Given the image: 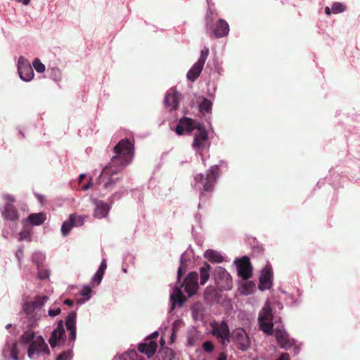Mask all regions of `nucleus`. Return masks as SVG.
<instances>
[{
    "label": "nucleus",
    "mask_w": 360,
    "mask_h": 360,
    "mask_svg": "<svg viewBox=\"0 0 360 360\" xmlns=\"http://www.w3.org/2000/svg\"><path fill=\"white\" fill-rule=\"evenodd\" d=\"M115 155L102 170L98 184L105 190H112L120 181L118 176L126 166L131 163L134 155V145L129 139H123L114 147Z\"/></svg>",
    "instance_id": "1"
},
{
    "label": "nucleus",
    "mask_w": 360,
    "mask_h": 360,
    "mask_svg": "<svg viewBox=\"0 0 360 360\" xmlns=\"http://www.w3.org/2000/svg\"><path fill=\"white\" fill-rule=\"evenodd\" d=\"M219 176V166L217 165L211 166L205 174H197L194 176L192 186L200 193L199 209L201 208L202 204L207 200L210 194L213 192L214 184Z\"/></svg>",
    "instance_id": "2"
},
{
    "label": "nucleus",
    "mask_w": 360,
    "mask_h": 360,
    "mask_svg": "<svg viewBox=\"0 0 360 360\" xmlns=\"http://www.w3.org/2000/svg\"><path fill=\"white\" fill-rule=\"evenodd\" d=\"M49 296L38 295L33 300L26 302L22 305V310L25 317L22 322L24 329H33L38 326V323L43 316H45L42 309L44 304L48 301Z\"/></svg>",
    "instance_id": "3"
},
{
    "label": "nucleus",
    "mask_w": 360,
    "mask_h": 360,
    "mask_svg": "<svg viewBox=\"0 0 360 360\" xmlns=\"http://www.w3.org/2000/svg\"><path fill=\"white\" fill-rule=\"evenodd\" d=\"M198 274L195 271L190 272L185 278L183 283L180 286L176 285L170 294V308L171 313L176 306L181 307L186 302V298L184 296L181 288L184 287V290L188 295L192 296L196 293L198 289Z\"/></svg>",
    "instance_id": "4"
},
{
    "label": "nucleus",
    "mask_w": 360,
    "mask_h": 360,
    "mask_svg": "<svg viewBox=\"0 0 360 360\" xmlns=\"http://www.w3.org/2000/svg\"><path fill=\"white\" fill-rule=\"evenodd\" d=\"M195 130L191 146L193 150L201 156L202 161L205 162L202 153L210 146L209 132L202 123L198 124Z\"/></svg>",
    "instance_id": "5"
},
{
    "label": "nucleus",
    "mask_w": 360,
    "mask_h": 360,
    "mask_svg": "<svg viewBox=\"0 0 360 360\" xmlns=\"http://www.w3.org/2000/svg\"><path fill=\"white\" fill-rule=\"evenodd\" d=\"M211 334L219 341L224 349L231 342V333L227 322L225 320L213 321L210 323Z\"/></svg>",
    "instance_id": "6"
},
{
    "label": "nucleus",
    "mask_w": 360,
    "mask_h": 360,
    "mask_svg": "<svg viewBox=\"0 0 360 360\" xmlns=\"http://www.w3.org/2000/svg\"><path fill=\"white\" fill-rule=\"evenodd\" d=\"M258 322L261 330L267 335L273 334V314L269 300L265 302L262 310L259 311Z\"/></svg>",
    "instance_id": "7"
},
{
    "label": "nucleus",
    "mask_w": 360,
    "mask_h": 360,
    "mask_svg": "<svg viewBox=\"0 0 360 360\" xmlns=\"http://www.w3.org/2000/svg\"><path fill=\"white\" fill-rule=\"evenodd\" d=\"M50 353L48 345L41 335L36 337L35 340L32 341L27 347V356L30 359H37L40 356Z\"/></svg>",
    "instance_id": "8"
},
{
    "label": "nucleus",
    "mask_w": 360,
    "mask_h": 360,
    "mask_svg": "<svg viewBox=\"0 0 360 360\" xmlns=\"http://www.w3.org/2000/svg\"><path fill=\"white\" fill-rule=\"evenodd\" d=\"M213 279L221 291L230 290L233 286L231 276L222 266H218L213 271Z\"/></svg>",
    "instance_id": "9"
},
{
    "label": "nucleus",
    "mask_w": 360,
    "mask_h": 360,
    "mask_svg": "<svg viewBox=\"0 0 360 360\" xmlns=\"http://www.w3.org/2000/svg\"><path fill=\"white\" fill-rule=\"evenodd\" d=\"M209 55V49L204 47L200 51L198 61L193 65L186 74L188 80L195 82L202 71L204 65Z\"/></svg>",
    "instance_id": "10"
},
{
    "label": "nucleus",
    "mask_w": 360,
    "mask_h": 360,
    "mask_svg": "<svg viewBox=\"0 0 360 360\" xmlns=\"http://www.w3.org/2000/svg\"><path fill=\"white\" fill-rule=\"evenodd\" d=\"M200 123L191 118L183 117L179 120L174 131L179 136L190 134Z\"/></svg>",
    "instance_id": "11"
},
{
    "label": "nucleus",
    "mask_w": 360,
    "mask_h": 360,
    "mask_svg": "<svg viewBox=\"0 0 360 360\" xmlns=\"http://www.w3.org/2000/svg\"><path fill=\"white\" fill-rule=\"evenodd\" d=\"M17 68L20 78L22 81L30 82L33 79L34 75L33 68L30 62L23 56L18 58Z\"/></svg>",
    "instance_id": "12"
},
{
    "label": "nucleus",
    "mask_w": 360,
    "mask_h": 360,
    "mask_svg": "<svg viewBox=\"0 0 360 360\" xmlns=\"http://www.w3.org/2000/svg\"><path fill=\"white\" fill-rule=\"evenodd\" d=\"M84 224V217L76 214H71L68 219L63 221L61 226V233L67 236L74 227H79Z\"/></svg>",
    "instance_id": "13"
},
{
    "label": "nucleus",
    "mask_w": 360,
    "mask_h": 360,
    "mask_svg": "<svg viewBox=\"0 0 360 360\" xmlns=\"http://www.w3.org/2000/svg\"><path fill=\"white\" fill-rule=\"evenodd\" d=\"M236 266L238 274L245 280H247L252 276V266L250 259L248 256H243L241 258H237L234 261Z\"/></svg>",
    "instance_id": "14"
},
{
    "label": "nucleus",
    "mask_w": 360,
    "mask_h": 360,
    "mask_svg": "<svg viewBox=\"0 0 360 360\" xmlns=\"http://www.w3.org/2000/svg\"><path fill=\"white\" fill-rule=\"evenodd\" d=\"M273 285V269L271 265L266 264L262 270L259 276L258 288L261 291L269 290Z\"/></svg>",
    "instance_id": "15"
},
{
    "label": "nucleus",
    "mask_w": 360,
    "mask_h": 360,
    "mask_svg": "<svg viewBox=\"0 0 360 360\" xmlns=\"http://www.w3.org/2000/svg\"><path fill=\"white\" fill-rule=\"evenodd\" d=\"M65 338V331L64 328V322L60 320L56 328L51 332L49 339V342L52 348L60 346L61 341Z\"/></svg>",
    "instance_id": "16"
},
{
    "label": "nucleus",
    "mask_w": 360,
    "mask_h": 360,
    "mask_svg": "<svg viewBox=\"0 0 360 360\" xmlns=\"http://www.w3.org/2000/svg\"><path fill=\"white\" fill-rule=\"evenodd\" d=\"M76 323H77V312L75 311H72L68 313L66 319H65V327L69 332L68 339L70 340L69 345L73 346L74 342L77 338V328H76Z\"/></svg>",
    "instance_id": "17"
},
{
    "label": "nucleus",
    "mask_w": 360,
    "mask_h": 360,
    "mask_svg": "<svg viewBox=\"0 0 360 360\" xmlns=\"http://www.w3.org/2000/svg\"><path fill=\"white\" fill-rule=\"evenodd\" d=\"M233 337L235 343L239 350L245 352L250 348V339L243 328H237L233 332Z\"/></svg>",
    "instance_id": "18"
},
{
    "label": "nucleus",
    "mask_w": 360,
    "mask_h": 360,
    "mask_svg": "<svg viewBox=\"0 0 360 360\" xmlns=\"http://www.w3.org/2000/svg\"><path fill=\"white\" fill-rule=\"evenodd\" d=\"M3 360H20L18 356V342L8 341L2 349Z\"/></svg>",
    "instance_id": "19"
},
{
    "label": "nucleus",
    "mask_w": 360,
    "mask_h": 360,
    "mask_svg": "<svg viewBox=\"0 0 360 360\" xmlns=\"http://www.w3.org/2000/svg\"><path fill=\"white\" fill-rule=\"evenodd\" d=\"M214 35L216 38H221L228 35L229 32V25L224 19H219L215 25L209 30V32Z\"/></svg>",
    "instance_id": "20"
},
{
    "label": "nucleus",
    "mask_w": 360,
    "mask_h": 360,
    "mask_svg": "<svg viewBox=\"0 0 360 360\" xmlns=\"http://www.w3.org/2000/svg\"><path fill=\"white\" fill-rule=\"evenodd\" d=\"M94 205V217L97 219L105 218L108 216L110 206L105 202L97 199H92Z\"/></svg>",
    "instance_id": "21"
},
{
    "label": "nucleus",
    "mask_w": 360,
    "mask_h": 360,
    "mask_svg": "<svg viewBox=\"0 0 360 360\" xmlns=\"http://www.w3.org/2000/svg\"><path fill=\"white\" fill-rule=\"evenodd\" d=\"M275 337L281 347L285 349L291 347L295 342L294 340L290 338L288 333L285 330L276 329Z\"/></svg>",
    "instance_id": "22"
},
{
    "label": "nucleus",
    "mask_w": 360,
    "mask_h": 360,
    "mask_svg": "<svg viewBox=\"0 0 360 360\" xmlns=\"http://www.w3.org/2000/svg\"><path fill=\"white\" fill-rule=\"evenodd\" d=\"M181 94L176 91H168L165 94L164 103L169 111L175 110L179 106Z\"/></svg>",
    "instance_id": "23"
},
{
    "label": "nucleus",
    "mask_w": 360,
    "mask_h": 360,
    "mask_svg": "<svg viewBox=\"0 0 360 360\" xmlns=\"http://www.w3.org/2000/svg\"><path fill=\"white\" fill-rule=\"evenodd\" d=\"M158 345L156 341L151 339H146L138 346V350L141 354H145L148 358L153 356L157 350Z\"/></svg>",
    "instance_id": "24"
},
{
    "label": "nucleus",
    "mask_w": 360,
    "mask_h": 360,
    "mask_svg": "<svg viewBox=\"0 0 360 360\" xmlns=\"http://www.w3.org/2000/svg\"><path fill=\"white\" fill-rule=\"evenodd\" d=\"M220 295L217 290L212 286H207L204 292V300L208 304H213L219 301Z\"/></svg>",
    "instance_id": "25"
},
{
    "label": "nucleus",
    "mask_w": 360,
    "mask_h": 360,
    "mask_svg": "<svg viewBox=\"0 0 360 360\" xmlns=\"http://www.w3.org/2000/svg\"><path fill=\"white\" fill-rule=\"evenodd\" d=\"M2 216L4 219L15 221L19 217L18 212L15 207L11 203H6L4 210L2 211Z\"/></svg>",
    "instance_id": "26"
},
{
    "label": "nucleus",
    "mask_w": 360,
    "mask_h": 360,
    "mask_svg": "<svg viewBox=\"0 0 360 360\" xmlns=\"http://www.w3.org/2000/svg\"><path fill=\"white\" fill-rule=\"evenodd\" d=\"M204 257L212 263H221L224 259L220 252L211 249L204 252Z\"/></svg>",
    "instance_id": "27"
},
{
    "label": "nucleus",
    "mask_w": 360,
    "mask_h": 360,
    "mask_svg": "<svg viewBox=\"0 0 360 360\" xmlns=\"http://www.w3.org/2000/svg\"><path fill=\"white\" fill-rule=\"evenodd\" d=\"M211 266L207 262H204L200 267V283L205 285L210 276Z\"/></svg>",
    "instance_id": "28"
},
{
    "label": "nucleus",
    "mask_w": 360,
    "mask_h": 360,
    "mask_svg": "<svg viewBox=\"0 0 360 360\" xmlns=\"http://www.w3.org/2000/svg\"><path fill=\"white\" fill-rule=\"evenodd\" d=\"M29 222L33 226H39L46 219V214L44 212L30 214L28 217Z\"/></svg>",
    "instance_id": "29"
},
{
    "label": "nucleus",
    "mask_w": 360,
    "mask_h": 360,
    "mask_svg": "<svg viewBox=\"0 0 360 360\" xmlns=\"http://www.w3.org/2000/svg\"><path fill=\"white\" fill-rule=\"evenodd\" d=\"M91 293H92V290H91V288L90 286H89V285L83 286V288H82V290L79 292V295L84 297L78 299L77 303L79 304H84L85 302H86L91 297Z\"/></svg>",
    "instance_id": "30"
},
{
    "label": "nucleus",
    "mask_w": 360,
    "mask_h": 360,
    "mask_svg": "<svg viewBox=\"0 0 360 360\" xmlns=\"http://www.w3.org/2000/svg\"><path fill=\"white\" fill-rule=\"evenodd\" d=\"M199 110L202 114H211L212 102L208 98H203L198 105Z\"/></svg>",
    "instance_id": "31"
},
{
    "label": "nucleus",
    "mask_w": 360,
    "mask_h": 360,
    "mask_svg": "<svg viewBox=\"0 0 360 360\" xmlns=\"http://www.w3.org/2000/svg\"><path fill=\"white\" fill-rule=\"evenodd\" d=\"M192 316L195 319H200L203 316V306L200 302L193 304L191 307Z\"/></svg>",
    "instance_id": "32"
},
{
    "label": "nucleus",
    "mask_w": 360,
    "mask_h": 360,
    "mask_svg": "<svg viewBox=\"0 0 360 360\" xmlns=\"http://www.w3.org/2000/svg\"><path fill=\"white\" fill-rule=\"evenodd\" d=\"M26 330L20 337V340L23 344H30V342L35 340V333L32 329H25Z\"/></svg>",
    "instance_id": "33"
},
{
    "label": "nucleus",
    "mask_w": 360,
    "mask_h": 360,
    "mask_svg": "<svg viewBox=\"0 0 360 360\" xmlns=\"http://www.w3.org/2000/svg\"><path fill=\"white\" fill-rule=\"evenodd\" d=\"M120 360H143L141 357H139L137 352L133 349L129 350L120 356Z\"/></svg>",
    "instance_id": "34"
},
{
    "label": "nucleus",
    "mask_w": 360,
    "mask_h": 360,
    "mask_svg": "<svg viewBox=\"0 0 360 360\" xmlns=\"http://www.w3.org/2000/svg\"><path fill=\"white\" fill-rule=\"evenodd\" d=\"M255 290V284L252 281H246L241 288V293L245 295L252 294Z\"/></svg>",
    "instance_id": "35"
},
{
    "label": "nucleus",
    "mask_w": 360,
    "mask_h": 360,
    "mask_svg": "<svg viewBox=\"0 0 360 360\" xmlns=\"http://www.w3.org/2000/svg\"><path fill=\"white\" fill-rule=\"evenodd\" d=\"M44 259V255L40 252H34L31 257L32 262L36 264L37 269H39Z\"/></svg>",
    "instance_id": "36"
},
{
    "label": "nucleus",
    "mask_w": 360,
    "mask_h": 360,
    "mask_svg": "<svg viewBox=\"0 0 360 360\" xmlns=\"http://www.w3.org/2000/svg\"><path fill=\"white\" fill-rule=\"evenodd\" d=\"M207 4L210 6V0H207ZM213 12L211 11V8L209 7L207 11L205 20H206V30L207 32H209V30L212 27L213 25Z\"/></svg>",
    "instance_id": "37"
},
{
    "label": "nucleus",
    "mask_w": 360,
    "mask_h": 360,
    "mask_svg": "<svg viewBox=\"0 0 360 360\" xmlns=\"http://www.w3.org/2000/svg\"><path fill=\"white\" fill-rule=\"evenodd\" d=\"M183 326H184V322L181 319H176L173 322L172 328V333L171 335V339L172 341H174V339L175 337V333Z\"/></svg>",
    "instance_id": "38"
},
{
    "label": "nucleus",
    "mask_w": 360,
    "mask_h": 360,
    "mask_svg": "<svg viewBox=\"0 0 360 360\" xmlns=\"http://www.w3.org/2000/svg\"><path fill=\"white\" fill-rule=\"evenodd\" d=\"M32 66V68H34V70L39 73H43L46 69L45 65L37 58L34 59Z\"/></svg>",
    "instance_id": "39"
},
{
    "label": "nucleus",
    "mask_w": 360,
    "mask_h": 360,
    "mask_svg": "<svg viewBox=\"0 0 360 360\" xmlns=\"http://www.w3.org/2000/svg\"><path fill=\"white\" fill-rule=\"evenodd\" d=\"M104 273L101 272L100 271H96L95 274L91 278V283L94 286L99 285L102 281L103 278Z\"/></svg>",
    "instance_id": "40"
},
{
    "label": "nucleus",
    "mask_w": 360,
    "mask_h": 360,
    "mask_svg": "<svg viewBox=\"0 0 360 360\" xmlns=\"http://www.w3.org/2000/svg\"><path fill=\"white\" fill-rule=\"evenodd\" d=\"M72 356V351L69 349L60 353L56 357V360H71Z\"/></svg>",
    "instance_id": "41"
},
{
    "label": "nucleus",
    "mask_w": 360,
    "mask_h": 360,
    "mask_svg": "<svg viewBox=\"0 0 360 360\" xmlns=\"http://www.w3.org/2000/svg\"><path fill=\"white\" fill-rule=\"evenodd\" d=\"M331 9L333 13H340L345 11L346 6L340 2H335L332 4Z\"/></svg>",
    "instance_id": "42"
},
{
    "label": "nucleus",
    "mask_w": 360,
    "mask_h": 360,
    "mask_svg": "<svg viewBox=\"0 0 360 360\" xmlns=\"http://www.w3.org/2000/svg\"><path fill=\"white\" fill-rule=\"evenodd\" d=\"M31 235H32V233H31L30 231L24 229V230L21 231L19 233V240L20 241H22V240L30 241L31 240Z\"/></svg>",
    "instance_id": "43"
},
{
    "label": "nucleus",
    "mask_w": 360,
    "mask_h": 360,
    "mask_svg": "<svg viewBox=\"0 0 360 360\" xmlns=\"http://www.w3.org/2000/svg\"><path fill=\"white\" fill-rule=\"evenodd\" d=\"M202 349L206 352H212L214 350V346L212 341L207 340L202 343Z\"/></svg>",
    "instance_id": "44"
},
{
    "label": "nucleus",
    "mask_w": 360,
    "mask_h": 360,
    "mask_svg": "<svg viewBox=\"0 0 360 360\" xmlns=\"http://www.w3.org/2000/svg\"><path fill=\"white\" fill-rule=\"evenodd\" d=\"M37 270H38V278L40 280L48 279L49 278L50 272L48 269H40L39 268V269H37Z\"/></svg>",
    "instance_id": "45"
},
{
    "label": "nucleus",
    "mask_w": 360,
    "mask_h": 360,
    "mask_svg": "<svg viewBox=\"0 0 360 360\" xmlns=\"http://www.w3.org/2000/svg\"><path fill=\"white\" fill-rule=\"evenodd\" d=\"M60 76H61L60 71L58 68L52 69L51 73V77L53 80H55V81L59 80L60 79Z\"/></svg>",
    "instance_id": "46"
},
{
    "label": "nucleus",
    "mask_w": 360,
    "mask_h": 360,
    "mask_svg": "<svg viewBox=\"0 0 360 360\" xmlns=\"http://www.w3.org/2000/svg\"><path fill=\"white\" fill-rule=\"evenodd\" d=\"M24 252H23V247H20L17 251L15 252V257L18 261V264L20 266L22 259L23 258Z\"/></svg>",
    "instance_id": "47"
},
{
    "label": "nucleus",
    "mask_w": 360,
    "mask_h": 360,
    "mask_svg": "<svg viewBox=\"0 0 360 360\" xmlns=\"http://www.w3.org/2000/svg\"><path fill=\"white\" fill-rule=\"evenodd\" d=\"M60 308L58 307L56 309H49L48 311V314L49 316L54 317L60 314Z\"/></svg>",
    "instance_id": "48"
},
{
    "label": "nucleus",
    "mask_w": 360,
    "mask_h": 360,
    "mask_svg": "<svg viewBox=\"0 0 360 360\" xmlns=\"http://www.w3.org/2000/svg\"><path fill=\"white\" fill-rule=\"evenodd\" d=\"M106 268H107L106 260H105V259H103L102 260L98 269H97V271H100L101 272H103L105 274Z\"/></svg>",
    "instance_id": "49"
},
{
    "label": "nucleus",
    "mask_w": 360,
    "mask_h": 360,
    "mask_svg": "<svg viewBox=\"0 0 360 360\" xmlns=\"http://www.w3.org/2000/svg\"><path fill=\"white\" fill-rule=\"evenodd\" d=\"M4 198L5 200H6V203H11L13 204V202L15 201V198L13 195H11V194H6L4 196Z\"/></svg>",
    "instance_id": "50"
},
{
    "label": "nucleus",
    "mask_w": 360,
    "mask_h": 360,
    "mask_svg": "<svg viewBox=\"0 0 360 360\" xmlns=\"http://www.w3.org/2000/svg\"><path fill=\"white\" fill-rule=\"evenodd\" d=\"M184 274V269H183V265H180L177 270V282L180 281L181 276Z\"/></svg>",
    "instance_id": "51"
},
{
    "label": "nucleus",
    "mask_w": 360,
    "mask_h": 360,
    "mask_svg": "<svg viewBox=\"0 0 360 360\" xmlns=\"http://www.w3.org/2000/svg\"><path fill=\"white\" fill-rule=\"evenodd\" d=\"M11 235V231H10L8 229H3V231H2V236L4 238L8 239Z\"/></svg>",
    "instance_id": "52"
},
{
    "label": "nucleus",
    "mask_w": 360,
    "mask_h": 360,
    "mask_svg": "<svg viewBox=\"0 0 360 360\" xmlns=\"http://www.w3.org/2000/svg\"><path fill=\"white\" fill-rule=\"evenodd\" d=\"M290 355L288 353H282L277 360H289Z\"/></svg>",
    "instance_id": "53"
},
{
    "label": "nucleus",
    "mask_w": 360,
    "mask_h": 360,
    "mask_svg": "<svg viewBox=\"0 0 360 360\" xmlns=\"http://www.w3.org/2000/svg\"><path fill=\"white\" fill-rule=\"evenodd\" d=\"M227 359V355L225 352H221L219 355L217 360H226Z\"/></svg>",
    "instance_id": "54"
},
{
    "label": "nucleus",
    "mask_w": 360,
    "mask_h": 360,
    "mask_svg": "<svg viewBox=\"0 0 360 360\" xmlns=\"http://www.w3.org/2000/svg\"><path fill=\"white\" fill-rule=\"evenodd\" d=\"M185 255H186V252H184L181 255V257H180V265H183L184 266V264L186 262V259H185Z\"/></svg>",
    "instance_id": "55"
},
{
    "label": "nucleus",
    "mask_w": 360,
    "mask_h": 360,
    "mask_svg": "<svg viewBox=\"0 0 360 360\" xmlns=\"http://www.w3.org/2000/svg\"><path fill=\"white\" fill-rule=\"evenodd\" d=\"M92 186L91 180H90L86 184L83 186V190L86 191L90 188Z\"/></svg>",
    "instance_id": "56"
},
{
    "label": "nucleus",
    "mask_w": 360,
    "mask_h": 360,
    "mask_svg": "<svg viewBox=\"0 0 360 360\" xmlns=\"http://www.w3.org/2000/svg\"><path fill=\"white\" fill-rule=\"evenodd\" d=\"M64 304L68 305V306H70V307H72L74 304L73 301L70 300V299H66L65 301H64Z\"/></svg>",
    "instance_id": "57"
},
{
    "label": "nucleus",
    "mask_w": 360,
    "mask_h": 360,
    "mask_svg": "<svg viewBox=\"0 0 360 360\" xmlns=\"http://www.w3.org/2000/svg\"><path fill=\"white\" fill-rule=\"evenodd\" d=\"M158 336V331H155V332H153V333L150 335V337H149L148 339L153 340L154 338H156Z\"/></svg>",
    "instance_id": "58"
},
{
    "label": "nucleus",
    "mask_w": 360,
    "mask_h": 360,
    "mask_svg": "<svg viewBox=\"0 0 360 360\" xmlns=\"http://www.w3.org/2000/svg\"><path fill=\"white\" fill-rule=\"evenodd\" d=\"M120 197H121V195H120L119 193H115L111 196V199H112L111 200L112 201V200H113V199H115V198H117V199H119V198H120Z\"/></svg>",
    "instance_id": "59"
},
{
    "label": "nucleus",
    "mask_w": 360,
    "mask_h": 360,
    "mask_svg": "<svg viewBox=\"0 0 360 360\" xmlns=\"http://www.w3.org/2000/svg\"><path fill=\"white\" fill-rule=\"evenodd\" d=\"M325 13L326 15H329L331 14V13H333V11L331 8H330L328 6H326L325 8Z\"/></svg>",
    "instance_id": "60"
},
{
    "label": "nucleus",
    "mask_w": 360,
    "mask_h": 360,
    "mask_svg": "<svg viewBox=\"0 0 360 360\" xmlns=\"http://www.w3.org/2000/svg\"><path fill=\"white\" fill-rule=\"evenodd\" d=\"M18 2H22L24 5H28L30 2V0H16Z\"/></svg>",
    "instance_id": "61"
},
{
    "label": "nucleus",
    "mask_w": 360,
    "mask_h": 360,
    "mask_svg": "<svg viewBox=\"0 0 360 360\" xmlns=\"http://www.w3.org/2000/svg\"><path fill=\"white\" fill-rule=\"evenodd\" d=\"M86 176L85 174H81L79 176V182L81 183L82 179Z\"/></svg>",
    "instance_id": "62"
},
{
    "label": "nucleus",
    "mask_w": 360,
    "mask_h": 360,
    "mask_svg": "<svg viewBox=\"0 0 360 360\" xmlns=\"http://www.w3.org/2000/svg\"><path fill=\"white\" fill-rule=\"evenodd\" d=\"M18 132H19V134L20 135V136L22 138H24L25 137V134L24 132L22 131V129H20L19 127L18 128Z\"/></svg>",
    "instance_id": "63"
},
{
    "label": "nucleus",
    "mask_w": 360,
    "mask_h": 360,
    "mask_svg": "<svg viewBox=\"0 0 360 360\" xmlns=\"http://www.w3.org/2000/svg\"><path fill=\"white\" fill-rule=\"evenodd\" d=\"M36 195H37V197L38 200H39L40 202H42L44 197H43L41 195H39V194H37Z\"/></svg>",
    "instance_id": "64"
}]
</instances>
